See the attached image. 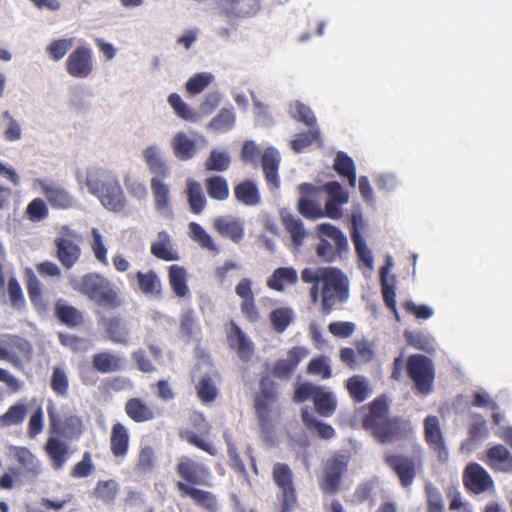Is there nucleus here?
<instances>
[{
	"instance_id": "1",
	"label": "nucleus",
	"mask_w": 512,
	"mask_h": 512,
	"mask_svg": "<svg viewBox=\"0 0 512 512\" xmlns=\"http://www.w3.org/2000/svg\"><path fill=\"white\" fill-rule=\"evenodd\" d=\"M306 347L295 346L288 350L286 358L277 359L269 374H263L259 380V390L255 393L253 407L258 424L264 432H269L274 426L275 418L280 416L278 406V384L272 376L279 380H289L296 371L299 363L307 357Z\"/></svg>"
},
{
	"instance_id": "2",
	"label": "nucleus",
	"mask_w": 512,
	"mask_h": 512,
	"mask_svg": "<svg viewBox=\"0 0 512 512\" xmlns=\"http://www.w3.org/2000/svg\"><path fill=\"white\" fill-rule=\"evenodd\" d=\"M301 279L306 284H312L310 298L316 303L321 297V312L328 315L338 303L349 298V281L347 276L336 267L304 268Z\"/></svg>"
},
{
	"instance_id": "3",
	"label": "nucleus",
	"mask_w": 512,
	"mask_h": 512,
	"mask_svg": "<svg viewBox=\"0 0 512 512\" xmlns=\"http://www.w3.org/2000/svg\"><path fill=\"white\" fill-rule=\"evenodd\" d=\"M362 426L381 444L400 441L412 433L408 421L398 416H390V407L385 395L376 397L367 405Z\"/></svg>"
},
{
	"instance_id": "4",
	"label": "nucleus",
	"mask_w": 512,
	"mask_h": 512,
	"mask_svg": "<svg viewBox=\"0 0 512 512\" xmlns=\"http://www.w3.org/2000/svg\"><path fill=\"white\" fill-rule=\"evenodd\" d=\"M85 185L108 211L120 213L125 210L127 199L117 175L112 171L101 167L88 169Z\"/></svg>"
},
{
	"instance_id": "5",
	"label": "nucleus",
	"mask_w": 512,
	"mask_h": 512,
	"mask_svg": "<svg viewBox=\"0 0 512 512\" xmlns=\"http://www.w3.org/2000/svg\"><path fill=\"white\" fill-rule=\"evenodd\" d=\"M74 288L104 308L115 309L120 306L117 292L112 288L110 281L101 274H85Z\"/></svg>"
},
{
	"instance_id": "6",
	"label": "nucleus",
	"mask_w": 512,
	"mask_h": 512,
	"mask_svg": "<svg viewBox=\"0 0 512 512\" xmlns=\"http://www.w3.org/2000/svg\"><path fill=\"white\" fill-rule=\"evenodd\" d=\"M317 231L320 237L315 247L318 258L324 262H333L348 251V241L343 232L329 223L318 225Z\"/></svg>"
},
{
	"instance_id": "7",
	"label": "nucleus",
	"mask_w": 512,
	"mask_h": 512,
	"mask_svg": "<svg viewBox=\"0 0 512 512\" xmlns=\"http://www.w3.org/2000/svg\"><path fill=\"white\" fill-rule=\"evenodd\" d=\"M47 414L50 434L69 439L78 438L82 434L81 417L74 414L67 405L58 408L50 402L47 405Z\"/></svg>"
},
{
	"instance_id": "8",
	"label": "nucleus",
	"mask_w": 512,
	"mask_h": 512,
	"mask_svg": "<svg viewBox=\"0 0 512 512\" xmlns=\"http://www.w3.org/2000/svg\"><path fill=\"white\" fill-rule=\"evenodd\" d=\"M406 372L417 392L423 395L432 392L435 381V367L430 358L422 354L410 355L406 362Z\"/></svg>"
},
{
	"instance_id": "9",
	"label": "nucleus",
	"mask_w": 512,
	"mask_h": 512,
	"mask_svg": "<svg viewBox=\"0 0 512 512\" xmlns=\"http://www.w3.org/2000/svg\"><path fill=\"white\" fill-rule=\"evenodd\" d=\"M33 357V345L19 335H4L0 338V360L9 362L17 369H23Z\"/></svg>"
},
{
	"instance_id": "10",
	"label": "nucleus",
	"mask_w": 512,
	"mask_h": 512,
	"mask_svg": "<svg viewBox=\"0 0 512 512\" xmlns=\"http://www.w3.org/2000/svg\"><path fill=\"white\" fill-rule=\"evenodd\" d=\"M272 478L280 491V512L294 511L298 507V496L291 468L285 463H275L272 469Z\"/></svg>"
},
{
	"instance_id": "11",
	"label": "nucleus",
	"mask_w": 512,
	"mask_h": 512,
	"mask_svg": "<svg viewBox=\"0 0 512 512\" xmlns=\"http://www.w3.org/2000/svg\"><path fill=\"white\" fill-rule=\"evenodd\" d=\"M384 462L398 477L403 488H409L422 468L421 457H410L398 453H386Z\"/></svg>"
},
{
	"instance_id": "12",
	"label": "nucleus",
	"mask_w": 512,
	"mask_h": 512,
	"mask_svg": "<svg viewBox=\"0 0 512 512\" xmlns=\"http://www.w3.org/2000/svg\"><path fill=\"white\" fill-rule=\"evenodd\" d=\"M424 439L429 449L442 463L448 461L449 452L441 429L440 420L435 415H428L423 422Z\"/></svg>"
},
{
	"instance_id": "13",
	"label": "nucleus",
	"mask_w": 512,
	"mask_h": 512,
	"mask_svg": "<svg viewBox=\"0 0 512 512\" xmlns=\"http://www.w3.org/2000/svg\"><path fill=\"white\" fill-rule=\"evenodd\" d=\"M63 236L57 237L54 240L56 247V257L61 265L66 268H72L80 259L81 248L79 246V236L70 232L68 228Z\"/></svg>"
},
{
	"instance_id": "14",
	"label": "nucleus",
	"mask_w": 512,
	"mask_h": 512,
	"mask_svg": "<svg viewBox=\"0 0 512 512\" xmlns=\"http://www.w3.org/2000/svg\"><path fill=\"white\" fill-rule=\"evenodd\" d=\"M347 466L348 461L342 455H336L327 461L324 476L319 482V487L324 494L334 495L339 491Z\"/></svg>"
},
{
	"instance_id": "15",
	"label": "nucleus",
	"mask_w": 512,
	"mask_h": 512,
	"mask_svg": "<svg viewBox=\"0 0 512 512\" xmlns=\"http://www.w3.org/2000/svg\"><path fill=\"white\" fill-rule=\"evenodd\" d=\"M94 69L93 52L88 46H78L66 60L67 73L74 78H87Z\"/></svg>"
},
{
	"instance_id": "16",
	"label": "nucleus",
	"mask_w": 512,
	"mask_h": 512,
	"mask_svg": "<svg viewBox=\"0 0 512 512\" xmlns=\"http://www.w3.org/2000/svg\"><path fill=\"white\" fill-rule=\"evenodd\" d=\"M176 472L183 480L182 482L190 486L208 485L210 478L209 468L187 456L181 457L176 465Z\"/></svg>"
},
{
	"instance_id": "17",
	"label": "nucleus",
	"mask_w": 512,
	"mask_h": 512,
	"mask_svg": "<svg viewBox=\"0 0 512 512\" xmlns=\"http://www.w3.org/2000/svg\"><path fill=\"white\" fill-rule=\"evenodd\" d=\"M219 13L228 20L254 17L261 9L260 0H218Z\"/></svg>"
},
{
	"instance_id": "18",
	"label": "nucleus",
	"mask_w": 512,
	"mask_h": 512,
	"mask_svg": "<svg viewBox=\"0 0 512 512\" xmlns=\"http://www.w3.org/2000/svg\"><path fill=\"white\" fill-rule=\"evenodd\" d=\"M301 194L298 200V212L307 219H318L324 217V213L320 205L317 203L322 188L311 183H302L298 187Z\"/></svg>"
},
{
	"instance_id": "19",
	"label": "nucleus",
	"mask_w": 512,
	"mask_h": 512,
	"mask_svg": "<svg viewBox=\"0 0 512 512\" xmlns=\"http://www.w3.org/2000/svg\"><path fill=\"white\" fill-rule=\"evenodd\" d=\"M463 484L473 494L490 490L494 482L489 473L478 463H470L463 472Z\"/></svg>"
},
{
	"instance_id": "20",
	"label": "nucleus",
	"mask_w": 512,
	"mask_h": 512,
	"mask_svg": "<svg viewBox=\"0 0 512 512\" xmlns=\"http://www.w3.org/2000/svg\"><path fill=\"white\" fill-rule=\"evenodd\" d=\"M235 293L241 298L240 309L245 319L251 323L258 322L260 312L255 303L252 281L249 278H242L235 287Z\"/></svg>"
},
{
	"instance_id": "21",
	"label": "nucleus",
	"mask_w": 512,
	"mask_h": 512,
	"mask_svg": "<svg viewBox=\"0 0 512 512\" xmlns=\"http://www.w3.org/2000/svg\"><path fill=\"white\" fill-rule=\"evenodd\" d=\"M176 487L182 497L191 498L196 505L204 508L208 512H217V498L210 491L198 489L184 482H177Z\"/></svg>"
},
{
	"instance_id": "22",
	"label": "nucleus",
	"mask_w": 512,
	"mask_h": 512,
	"mask_svg": "<svg viewBox=\"0 0 512 512\" xmlns=\"http://www.w3.org/2000/svg\"><path fill=\"white\" fill-rule=\"evenodd\" d=\"M227 339L230 347L236 351L243 362H249L252 359L255 351L254 344L237 324H231Z\"/></svg>"
},
{
	"instance_id": "23",
	"label": "nucleus",
	"mask_w": 512,
	"mask_h": 512,
	"mask_svg": "<svg viewBox=\"0 0 512 512\" xmlns=\"http://www.w3.org/2000/svg\"><path fill=\"white\" fill-rule=\"evenodd\" d=\"M261 164L265 180L271 190H276L280 187V177L278 175V168L280 164V155L274 148H267L261 158Z\"/></svg>"
},
{
	"instance_id": "24",
	"label": "nucleus",
	"mask_w": 512,
	"mask_h": 512,
	"mask_svg": "<svg viewBox=\"0 0 512 512\" xmlns=\"http://www.w3.org/2000/svg\"><path fill=\"white\" fill-rule=\"evenodd\" d=\"M486 457V463L491 469L512 472V455L504 445L497 444L490 447L486 451Z\"/></svg>"
},
{
	"instance_id": "25",
	"label": "nucleus",
	"mask_w": 512,
	"mask_h": 512,
	"mask_svg": "<svg viewBox=\"0 0 512 512\" xmlns=\"http://www.w3.org/2000/svg\"><path fill=\"white\" fill-rule=\"evenodd\" d=\"M213 228L225 238H229L234 243H239L244 237L243 224L236 219L219 216L213 221Z\"/></svg>"
},
{
	"instance_id": "26",
	"label": "nucleus",
	"mask_w": 512,
	"mask_h": 512,
	"mask_svg": "<svg viewBox=\"0 0 512 512\" xmlns=\"http://www.w3.org/2000/svg\"><path fill=\"white\" fill-rule=\"evenodd\" d=\"M298 282V273L293 267L276 268L267 279V287L277 292H283L287 286Z\"/></svg>"
},
{
	"instance_id": "27",
	"label": "nucleus",
	"mask_w": 512,
	"mask_h": 512,
	"mask_svg": "<svg viewBox=\"0 0 512 512\" xmlns=\"http://www.w3.org/2000/svg\"><path fill=\"white\" fill-rule=\"evenodd\" d=\"M130 435L120 422L113 424L110 434V450L114 457L124 458L129 450Z\"/></svg>"
},
{
	"instance_id": "28",
	"label": "nucleus",
	"mask_w": 512,
	"mask_h": 512,
	"mask_svg": "<svg viewBox=\"0 0 512 512\" xmlns=\"http://www.w3.org/2000/svg\"><path fill=\"white\" fill-rule=\"evenodd\" d=\"M42 192L55 209H69L73 205L72 195L62 186L56 184H43Z\"/></svg>"
},
{
	"instance_id": "29",
	"label": "nucleus",
	"mask_w": 512,
	"mask_h": 512,
	"mask_svg": "<svg viewBox=\"0 0 512 512\" xmlns=\"http://www.w3.org/2000/svg\"><path fill=\"white\" fill-rule=\"evenodd\" d=\"M54 314L63 325L69 328H75L84 323L82 311L61 299L55 303Z\"/></svg>"
},
{
	"instance_id": "30",
	"label": "nucleus",
	"mask_w": 512,
	"mask_h": 512,
	"mask_svg": "<svg viewBox=\"0 0 512 512\" xmlns=\"http://www.w3.org/2000/svg\"><path fill=\"white\" fill-rule=\"evenodd\" d=\"M124 409L127 416L136 423L151 421L155 418L154 410L139 397L128 399Z\"/></svg>"
},
{
	"instance_id": "31",
	"label": "nucleus",
	"mask_w": 512,
	"mask_h": 512,
	"mask_svg": "<svg viewBox=\"0 0 512 512\" xmlns=\"http://www.w3.org/2000/svg\"><path fill=\"white\" fill-rule=\"evenodd\" d=\"M123 358L119 355L112 354L109 351L96 353L92 356L93 368L102 374L113 373L122 370Z\"/></svg>"
},
{
	"instance_id": "32",
	"label": "nucleus",
	"mask_w": 512,
	"mask_h": 512,
	"mask_svg": "<svg viewBox=\"0 0 512 512\" xmlns=\"http://www.w3.org/2000/svg\"><path fill=\"white\" fill-rule=\"evenodd\" d=\"M44 449L51 461L52 468L54 470L62 469L69 456L68 446L57 437H49Z\"/></svg>"
},
{
	"instance_id": "33",
	"label": "nucleus",
	"mask_w": 512,
	"mask_h": 512,
	"mask_svg": "<svg viewBox=\"0 0 512 512\" xmlns=\"http://www.w3.org/2000/svg\"><path fill=\"white\" fill-rule=\"evenodd\" d=\"M138 289L141 293L159 297L162 293V283L154 270L138 271L134 274Z\"/></svg>"
},
{
	"instance_id": "34",
	"label": "nucleus",
	"mask_w": 512,
	"mask_h": 512,
	"mask_svg": "<svg viewBox=\"0 0 512 512\" xmlns=\"http://www.w3.org/2000/svg\"><path fill=\"white\" fill-rule=\"evenodd\" d=\"M151 254L164 261H175L179 259L176 250L173 249L172 241L167 231H160L157 239L151 243Z\"/></svg>"
},
{
	"instance_id": "35",
	"label": "nucleus",
	"mask_w": 512,
	"mask_h": 512,
	"mask_svg": "<svg viewBox=\"0 0 512 512\" xmlns=\"http://www.w3.org/2000/svg\"><path fill=\"white\" fill-rule=\"evenodd\" d=\"M143 157L149 171L153 175L152 178L164 180L169 176V167L160 155L157 147L148 146L143 151Z\"/></svg>"
},
{
	"instance_id": "36",
	"label": "nucleus",
	"mask_w": 512,
	"mask_h": 512,
	"mask_svg": "<svg viewBox=\"0 0 512 512\" xmlns=\"http://www.w3.org/2000/svg\"><path fill=\"white\" fill-rule=\"evenodd\" d=\"M187 270L180 265H171L168 269V281L174 294L179 298H184L189 294L187 285Z\"/></svg>"
},
{
	"instance_id": "37",
	"label": "nucleus",
	"mask_w": 512,
	"mask_h": 512,
	"mask_svg": "<svg viewBox=\"0 0 512 512\" xmlns=\"http://www.w3.org/2000/svg\"><path fill=\"white\" fill-rule=\"evenodd\" d=\"M172 149L177 159L187 161L194 157L196 153V143L184 132H178L172 140Z\"/></svg>"
},
{
	"instance_id": "38",
	"label": "nucleus",
	"mask_w": 512,
	"mask_h": 512,
	"mask_svg": "<svg viewBox=\"0 0 512 512\" xmlns=\"http://www.w3.org/2000/svg\"><path fill=\"white\" fill-rule=\"evenodd\" d=\"M235 198L247 205L256 206L260 203L261 197L256 184L252 180H244L234 187Z\"/></svg>"
},
{
	"instance_id": "39",
	"label": "nucleus",
	"mask_w": 512,
	"mask_h": 512,
	"mask_svg": "<svg viewBox=\"0 0 512 512\" xmlns=\"http://www.w3.org/2000/svg\"><path fill=\"white\" fill-rule=\"evenodd\" d=\"M281 222L285 230L290 234L294 246L300 247L307 235L303 222L290 213H282Z\"/></svg>"
},
{
	"instance_id": "40",
	"label": "nucleus",
	"mask_w": 512,
	"mask_h": 512,
	"mask_svg": "<svg viewBox=\"0 0 512 512\" xmlns=\"http://www.w3.org/2000/svg\"><path fill=\"white\" fill-rule=\"evenodd\" d=\"M313 403L317 413L323 417L332 416L337 408V402L333 393L324 390L321 386L315 394Z\"/></svg>"
},
{
	"instance_id": "41",
	"label": "nucleus",
	"mask_w": 512,
	"mask_h": 512,
	"mask_svg": "<svg viewBox=\"0 0 512 512\" xmlns=\"http://www.w3.org/2000/svg\"><path fill=\"white\" fill-rule=\"evenodd\" d=\"M14 456L26 474L37 476L41 473L42 468L40 461L28 448H16Z\"/></svg>"
},
{
	"instance_id": "42",
	"label": "nucleus",
	"mask_w": 512,
	"mask_h": 512,
	"mask_svg": "<svg viewBox=\"0 0 512 512\" xmlns=\"http://www.w3.org/2000/svg\"><path fill=\"white\" fill-rule=\"evenodd\" d=\"M187 199L190 211L193 214H200L206 206V198L203 194L202 186L193 179L187 181Z\"/></svg>"
},
{
	"instance_id": "43",
	"label": "nucleus",
	"mask_w": 512,
	"mask_h": 512,
	"mask_svg": "<svg viewBox=\"0 0 512 512\" xmlns=\"http://www.w3.org/2000/svg\"><path fill=\"white\" fill-rule=\"evenodd\" d=\"M334 170L341 177H346L351 187L356 186V169L351 157L344 152H338L334 164Z\"/></svg>"
},
{
	"instance_id": "44",
	"label": "nucleus",
	"mask_w": 512,
	"mask_h": 512,
	"mask_svg": "<svg viewBox=\"0 0 512 512\" xmlns=\"http://www.w3.org/2000/svg\"><path fill=\"white\" fill-rule=\"evenodd\" d=\"M205 188L210 198L224 201L229 197V186L223 176L215 175L205 180Z\"/></svg>"
},
{
	"instance_id": "45",
	"label": "nucleus",
	"mask_w": 512,
	"mask_h": 512,
	"mask_svg": "<svg viewBox=\"0 0 512 512\" xmlns=\"http://www.w3.org/2000/svg\"><path fill=\"white\" fill-rule=\"evenodd\" d=\"M189 237L200 247L212 252H217L218 248L210 234L197 222H190Z\"/></svg>"
},
{
	"instance_id": "46",
	"label": "nucleus",
	"mask_w": 512,
	"mask_h": 512,
	"mask_svg": "<svg viewBox=\"0 0 512 512\" xmlns=\"http://www.w3.org/2000/svg\"><path fill=\"white\" fill-rule=\"evenodd\" d=\"M27 414V406L23 403L11 405L8 410L0 416L1 427H11L20 425L25 420Z\"/></svg>"
},
{
	"instance_id": "47",
	"label": "nucleus",
	"mask_w": 512,
	"mask_h": 512,
	"mask_svg": "<svg viewBox=\"0 0 512 512\" xmlns=\"http://www.w3.org/2000/svg\"><path fill=\"white\" fill-rule=\"evenodd\" d=\"M269 320L277 333L284 332L293 320V311L289 307H280L270 312Z\"/></svg>"
},
{
	"instance_id": "48",
	"label": "nucleus",
	"mask_w": 512,
	"mask_h": 512,
	"mask_svg": "<svg viewBox=\"0 0 512 512\" xmlns=\"http://www.w3.org/2000/svg\"><path fill=\"white\" fill-rule=\"evenodd\" d=\"M347 390L355 402H363L369 396L368 382L359 375L352 376L347 382Z\"/></svg>"
},
{
	"instance_id": "49",
	"label": "nucleus",
	"mask_w": 512,
	"mask_h": 512,
	"mask_svg": "<svg viewBox=\"0 0 512 512\" xmlns=\"http://www.w3.org/2000/svg\"><path fill=\"white\" fill-rule=\"evenodd\" d=\"M151 189L153 192L155 207L158 211H166L169 208V188L163 180L152 178Z\"/></svg>"
},
{
	"instance_id": "50",
	"label": "nucleus",
	"mask_w": 512,
	"mask_h": 512,
	"mask_svg": "<svg viewBox=\"0 0 512 512\" xmlns=\"http://www.w3.org/2000/svg\"><path fill=\"white\" fill-rule=\"evenodd\" d=\"M388 267L384 266L380 270V280H381V291L383 300L386 306L393 312L395 318L399 321V315L396 307V293L393 285H390L387 281Z\"/></svg>"
},
{
	"instance_id": "51",
	"label": "nucleus",
	"mask_w": 512,
	"mask_h": 512,
	"mask_svg": "<svg viewBox=\"0 0 512 512\" xmlns=\"http://www.w3.org/2000/svg\"><path fill=\"white\" fill-rule=\"evenodd\" d=\"M301 417L305 426L310 430H316L321 438L331 439L335 436V430L331 425L318 421L306 409L302 411Z\"/></svg>"
},
{
	"instance_id": "52",
	"label": "nucleus",
	"mask_w": 512,
	"mask_h": 512,
	"mask_svg": "<svg viewBox=\"0 0 512 512\" xmlns=\"http://www.w3.org/2000/svg\"><path fill=\"white\" fill-rule=\"evenodd\" d=\"M156 464V456L153 447L146 445L141 447L135 469L137 472L147 474L152 472Z\"/></svg>"
},
{
	"instance_id": "53",
	"label": "nucleus",
	"mask_w": 512,
	"mask_h": 512,
	"mask_svg": "<svg viewBox=\"0 0 512 512\" xmlns=\"http://www.w3.org/2000/svg\"><path fill=\"white\" fill-rule=\"evenodd\" d=\"M235 123V114L233 109L223 108L211 120L209 127L218 132L229 131Z\"/></svg>"
},
{
	"instance_id": "54",
	"label": "nucleus",
	"mask_w": 512,
	"mask_h": 512,
	"mask_svg": "<svg viewBox=\"0 0 512 512\" xmlns=\"http://www.w3.org/2000/svg\"><path fill=\"white\" fill-rule=\"evenodd\" d=\"M168 103L179 118L186 121H196L197 114L182 100L179 94L171 93L168 96Z\"/></svg>"
},
{
	"instance_id": "55",
	"label": "nucleus",
	"mask_w": 512,
	"mask_h": 512,
	"mask_svg": "<svg viewBox=\"0 0 512 512\" xmlns=\"http://www.w3.org/2000/svg\"><path fill=\"white\" fill-rule=\"evenodd\" d=\"M103 325L111 340L118 343L126 342L128 332L119 318H106L103 320Z\"/></svg>"
},
{
	"instance_id": "56",
	"label": "nucleus",
	"mask_w": 512,
	"mask_h": 512,
	"mask_svg": "<svg viewBox=\"0 0 512 512\" xmlns=\"http://www.w3.org/2000/svg\"><path fill=\"white\" fill-rule=\"evenodd\" d=\"M404 337L410 346L418 350L428 353L434 351L433 339L422 332L405 331Z\"/></svg>"
},
{
	"instance_id": "57",
	"label": "nucleus",
	"mask_w": 512,
	"mask_h": 512,
	"mask_svg": "<svg viewBox=\"0 0 512 512\" xmlns=\"http://www.w3.org/2000/svg\"><path fill=\"white\" fill-rule=\"evenodd\" d=\"M231 160L228 154L213 149L205 161V168L208 171L223 172L230 166Z\"/></svg>"
},
{
	"instance_id": "58",
	"label": "nucleus",
	"mask_w": 512,
	"mask_h": 512,
	"mask_svg": "<svg viewBox=\"0 0 512 512\" xmlns=\"http://www.w3.org/2000/svg\"><path fill=\"white\" fill-rule=\"evenodd\" d=\"M427 512H445V505L440 490L432 483L425 485Z\"/></svg>"
},
{
	"instance_id": "59",
	"label": "nucleus",
	"mask_w": 512,
	"mask_h": 512,
	"mask_svg": "<svg viewBox=\"0 0 512 512\" xmlns=\"http://www.w3.org/2000/svg\"><path fill=\"white\" fill-rule=\"evenodd\" d=\"M351 238L358 258L365 264V266L371 268L373 265V256L367 247L365 240L356 228L353 230Z\"/></svg>"
},
{
	"instance_id": "60",
	"label": "nucleus",
	"mask_w": 512,
	"mask_h": 512,
	"mask_svg": "<svg viewBox=\"0 0 512 512\" xmlns=\"http://www.w3.org/2000/svg\"><path fill=\"white\" fill-rule=\"evenodd\" d=\"M198 398L204 402L209 403L215 400L217 397V388L208 375L203 376L198 385L196 386Z\"/></svg>"
},
{
	"instance_id": "61",
	"label": "nucleus",
	"mask_w": 512,
	"mask_h": 512,
	"mask_svg": "<svg viewBox=\"0 0 512 512\" xmlns=\"http://www.w3.org/2000/svg\"><path fill=\"white\" fill-rule=\"evenodd\" d=\"M27 292L35 307H44L41 283L31 270L28 271Z\"/></svg>"
},
{
	"instance_id": "62",
	"label": "nucleus",
	"mask_w": 512,
	"mask_h": 512,
	"mask_svg": "<svg viewBox=\"0 0 512 512\" xmlns=\"http://www.w3.org/2000/svg\"><path fill=\"white\" fill-rule=\"evenodd\" d=\"M73 47V38H64L52 41L47 46V53L54 61L61 60Z\"/></svg>"
},
{
	"instance_id": "63",
	"label": "nucleus",
	"mask_w": 512,
	"mask_h": 512,
	"mask_svg": "<svg viewBox=\"0 0 512 512\" xmlns=\"http://www.w3.org/2000/svg\"><path fill=\"white\" fill-rule=\"evenodd\" d=\"M50 386L54 393H56L58 396H67L69 389V381L63 369L59 367H55L53 369Z\"/></svg>"
},
{
	"instance_id": "64",
	"label": "nucleus",
	"mask_w": 512,
	"mask_h": 512,
	"mask_svg": "<svg viewBox=\"0 0 512 512\" xmlns=\"http://www.w3.org/2000/svg\"><path fill=\"white\" fill-rule=\"evenodd\" d=\"M117 492V483L114 480L99 481L94 490L96 498L107 503L114 501Z\"/></svg>"
}]
</instances>
